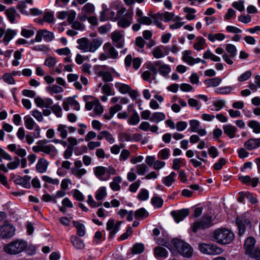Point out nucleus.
I'll return each mask as SVG.
<instances>
[{
	"label": "nucleus",
	"instance_id": "obj_1",
	"mask_svg": "<svg viewBox=\"0 0 260 260\" xmlns=\"http://www.w3.org/2000/svg\"><path fill=\"white\" fill-rule=\"evenodd\" d=\"M103 11L101 12L100 20L105 21L108 19L113 21L120 18L126 11V9L119 2H113L110 8L105 5L102 6Z\"/></svg>",
	"mask_w": 260,
	"mask_h": 260
},
{
	"label": "nucleus",
	"instance_id": "obj_2",
	"mask_svg": "<svg viewBox=\"0 0 260 260\" xmlns=\"http://www.w3.org/2000/svg\"><path fill=\"white\" fill-rule=\"evenodd\" d=\"M28 247L27 242L21 239H17L4 245V251L11 255H16L21 253Z\"/></svg>",
	"mask_w": 260,
	"mask_h": 260
},
{
	"label": "nucleus",
	"instance_id": "obj_3",
	"mask_svg": "<svg viewBox=\"0 0 260 260\" xmlns=\"http://www.w3.org/2000/svg\"><path fill=\"white\" fill-rule=\"evenodd\" d=\"M234 237V234L232 231L225 228H220L215 230L212 236L214 241L224 245L232 242Z\"/></svg>",
	"mask_w": 260,
	"mask_h": 260
},
{
	"label": "nucleus",
	"instance_id": "obj_4",
	"mask_svg": "<svg viewBox=\"0 0 260 260\" xmlns=\"http://www.w3.org/2000/svg\"><path fill=\"white\" fill-rule=\"evenodd\" d=\"M95 176L101 181L108 180L112 175H115L116 171L112 166L105 167L103 166H98L93 169Z\"/></svg>",
	"mask_w": 260,
	"mask_h": 260
},
{
	"label": "nucleus",
	"instance_id": "obj_5",
	"mask_svg": "<svg viewBox=\"0 0 260 260\" xmlns=\"http://www.w3.org/2000/svg\"><path fill=\"white\" fill-rule=\"evenodd\" d=\"M171 243L183 256L189 257L192 255L193 249L187 243L178 239H174L172 240Z\"/></svg>",
	"mask_w": 260,
	"mask_h": 260
},
{
	"label": "nucleus",
	"instance_id": "obj_6",
	"mask_svg": "<svg viewBox=\"0 0 260 260\" xmlns=\"http://www.w3.org/2000/svg\"><path fill=\"white\" fill-rule=\"evenodd\" d=\"M47 142L48 141L44 140L38 141L37 143V145L34 146V152H43L52 156L56 155L57 153V150L52 145H46Z\"/></svg>",
	"mask_w": 260,
	"mask_h": 260
},
{
	"label": "nucleus",
	"instance_id": "obj_7",
	"mask_svg": "<svg viewBox=\"0 0 260 260\" xmlns=\"http://www.w3.org/2000/svg\"><path fill=\"white\" fill-rule=\"evenodd\" d=\"M103 49L104 53H101L99 57L101 60H105L108 58L116 59L118 58V51L110 43H105L103 47Z\"/></svg>",
	"mask_w": 260,
	"mask_h": 260
},
{
	"label": "nucleus",
	"instance_id": "obj_8",
	"mask_svg": "<svg viewBox=\"0 0 260 260\" xmlns=\"http://www.w3.org/2000/svg\"><path fill=\"white\" fill-rule=\"evenodd\" d=\"M213 225L212 218L210 215L204 216L201 220L192 224L191 229L193 233H196L199 230L208 229Z\"/></svg>",
	"mask_w": 260,
	"mask_h": 260
},
{
	"label": "nucleus",
	"instance_id": "obj_9",
	"mask_svg": "<svg viewBox=\"0 0 260 260\" xmlns=\"http://www.w3.org/2000/svg\"><path fill=\"white\" fill-rule=\"evenodd\" d=\"M200 251L208 255H217L222 253L223 249L216 245L202 243L199 246Z\"/></svg>",
	"mask_w": 260,
	"mask_h": 260
},
{
	"label": "nucleus",
	"instance_id": "obj_10",
	"mask_svg": "<svg viewBox=\"0 0 260 260\" xmlns=\"http://www.w3.org/2000/svg\"><path fill=\"white\" fill-rule=\"evenodd\" d=\"M226 51L229 54L224 53L222 55L223 60L228 64L232 65L234 62V59L237 54V50L236 47L232 44H228L225 47Z\"/></svg>",
	"mask_w": 260,
	"mask_h": 260
},
{
	"label": "nucleus",
	"instance_id": "obj_11",
	"mask_svg": "<svg viewBox=\"0 0 260 260\" xmlns=\"http://www.w3.org/2000/svg\"><path fill=\"white\" fill-rule=\"evenodd\" d=\"M115 88L123 94L128 93L131 98H137L140 95V93L137 90L132 89L131 87L126 84L120 82L115 83Z\"/></svg>",
	"mask_w": 260,
	"mask_h": 260
},
{
	"label": "nucleus",
	"instance_id": "obj_12",
	"mask_svg": "<svg viewBox=\"0 0 260 260\" xmlns=\"http://www.w3.org/2000/svg\"><path fill=\"white\" fill-rule=\"evenodd\" d=\"M133 11L132 9L128 10L120 18H118L117 24L118 26L121 28H126L129 27L132 23L133 19Z\"/></svg>",
	"mask_w": 260,
	"mask_h": 260
},
{
	"label": "nucleus",
	"instance_id": "obj_13",
	"mask_svg": "<svg viewBox=\"0 0 260 260\" xmlns=\"http://www.w3.org/2000/svg\"><path fill=\"white\" fill-rule=\"evenodd\" d=\"M82 163L80 160H75L74 166L71 168V173L77 179H80L87 173V170L82 168Z\"/></svg>",
	"mask_w": 260,
	"mask_h": 260
},
{
	"label": "nucleus",
	"instance_id": "obj_14",
	"mask_svg": "<svg viewBox=\"0 0 260 260\" xmlns=\"http://www.w3.org/2000/svg\"><path fill=\"white\" fill-rule=\"evenodd\" d=\"M15 229L11 224L6 223L0 226V238L10 239L15 235Z\"/></svg>",
	"mask_w": 260,
	"mask_h": 260
},
{
	"label": "nucleus",
	"instance_id": "obj_15",
	"mask_svg": "<svg viewBox=\"0 0 260 260\" xmlns=\"http://www.w3.org/2000/svg\"><path fill=\"white\" fill-rule=\"evenodd\" d=\"M169 52L170 46L160 45L153 49L152 54L154 58L159 59L167 55Z\"/></svg>",
	"mask_w": 260,
	"mask_h": 260
},
{
	"label": "nucleus",
	"instance_id": "obj_16",
	"mask_svg": "<svg viewBox=\"0 0 260 260\" xmlns=\"http://www.w3.org/2000/svg\"><path fill=\"white\" fill-rule=\"evenodd\" d=\"M94 12V6L90 3L86 4L81 9V14L80 16V20L85 21L87 17L92 15Z\"/></svg>",
	"mask_w": 260,
	"mask_h": 260
},
{
	"label": "nucleus",
	"instance_id": "obj_17",
	"mask_svg": "<svg viewBox=\"0 0 260 260\" xmlns=\"http://www.w3.org/2000/svg\"><path fill=\"white\" fill-rule=\"evenodd\" d=\"M85 108L87 110L93 109L94 111L97 114H101L103 112V108L98 99H94L91 102H86Z\"/></svg>",
	"mask_w": 260,
	"mask_h": 260
},
{
	"label": "nucleus",
	"instance_id": "obj_18",
	"mask_svg": "<svg viewBox=\"0 0 260 260\" xmlns=\"http://www.w3.org/2000/svg\"><path fill=\"white\" fill-rule=\"evenodd\" d=\"M121 221H117L115 224L113 219H109L107 222V229L110 232L109 237L112 238L119 230Z\"/></svg>",
	"mask_w": 260,
	"mask_h": 260
},
{
	"label": "nucleus",
	"instance_id": "obj_19",
	"mask_svg": "<svg viewBox=\"0 0 260 260\" xmlns=\"http://www.w3.org/2000/svg\"><path fill=\"white\" fill-rule=\"evenodd\" d=\"M189 214V211L187 209H182L177 211H173L171 214L173 217L175 221L178 223L183 220Z\"/></svg>",
	"mask_w": 260,
	"mask_h": 260
},
{
	"label": "nucleus",
	"instance_id": "obj_20",
	"mask_svg": "<svg viewBox=\"0 0 260 260\" xmlns=\"http://www.w3.org/2000/svg\"><path fill=\"white\" fill-rule=\"evenodd\" d=\"M133 63V67L135 70H138L141 66L142 59L139 57H136L132 60L131 54L127 55L124 59V63L126 67H129Z\"/></svg>",
	"mask_w": 260,
	"mask_h": 260
},
{
	"label": "nucleus",
	"instance_id": "obj_21",
	"mask_svg": "<svg viewBox=\"0 0 260 260\" xmlns=\"http://www.w3.org/2000/svg\"><path fill=\"white\" fill-rule=\"evenodd\" d=\"M123 35L118 31H115L111 34V39L117 48H121L124 45Z\"/></svg>",
	"mask_w": 260,
	"mask_h": 260
},
{
	"label": "nucleus",
	"instance_id": "obj_22",
	"mask_svg": "<svg viewBox=\"0 0 260 260\" xmlns=\"http://www.w3.org/2000/svg\"><path fill=\"white\" fill-rule=\"evenodd\" d=\"M175 14L173 12H165V13H157L152 16L153 19H158L163 20L166 22L172 20L174 17Z\"/></svg>",
	"mask_w": 260,
	"mask_h": 260
},
{
	"label": "nucleus",
	"instance_id": "obj_23",
	"mask_svg": "<svg viewBox=\"0 0 260 260\" xmlns=\"http://www.w3.org/2000/svg\"><path fill=\"white\" fill-rule=\"evenodd\" d=\"M182 59L189 66L199 63L200 61V58H194L191 57V52L189 50H185L183 52Z\"/></svg>",
	"mask_w": 260,
	"mask_h": 260
},
{
	"label": "nucleus",
	"instance_id": "obj_24",
	"mask_svg": "<svg viewBox=\"0 0 260 260\" xmlns=\"http://www.w3.org/2000/svg\"><path fill=\"white\" fill-rule=\"evenodd\" d=\"M182 59L189 66L199 63L200 61V58H194L191 57V52L189 50H185L183 52Z\"/></svg>",
	"mask_w": 260,
	"mask_h": 260
},
{
	"label": "nucleus",
	"instance_id": "obj_25",
	"mask_svg": "<svg viewBox=\"0 0 260 260\" xmlns=\"http://www.w3.org/2000/svg\"><path fill=\"white\" fill-rule=\"evenodd\" d=\"M31 0H25L19 7V11L23 14L28 15L32 14Z\"/></svg>",
	"mask_w": 260,
	"mask_h": 260
},
{
	"label": "nucleus",
	"instance_id": "obj_26",
	"mask_svg": "<svg viewBox=\"0 0 260 260\" xmlns=\"http://www.w3.org/2000/svg\"><path fill=\"white\" fill-rule=\"evenodd\" d=\"M78 46L77 48L80 50L82 52H89L90 44L87 39L83 38L77 40Z\"/></svg>",
	"mask_w": 260,
	"mask_h": 260
},
{
	"label": "nucleus",
	"instance_id": "obj_27",
	"mask_svg": "<svg viewBox=\"0 0 260 260\" xmlns=\"http://www.w3.org/2000/svg\"><path fill=\"white\" fill-rule=\"evenodd\" d=\"M244 147L248 150H252L260 147V138L250 139L244 144Z\"/></svg>",
	"mask_w": 260,
	"mask_h": 260
},
{
	"label": "nucleus",
	"instance_id": "obj_28",
	"mask_svg": "<svg viewBox=\"0 0 260 260\" xmlns=\"http://www.w3.org/2000/svg\"><path fill=\"white\" fill-rule=\"evenodd\" d=\"M154 255L157 258L164 259L168 257V251L162 247L157 246L154 249Z\"/></svg>",
	"mask_w": 260,
	"mask_h": 260
},
{
	"label": "nucleus",
	"instance_id": "obj_29",
	"mask_svg": "<svg viewBox=\"0 0 260 260\" xmlns=\"http://www.w3.org/2000/svg\"><path fill=\"white\" fill-rule=\"evenodd\" d=\"M98 76L102 77L105 82H110L113 81V77L110 68L107 71H99Z\"/></svg>",
	"mask_w": 260,
	"mask_h": 260
},
{
	"label": "nucleus",
	"instance_id": "obj_30",
	"mask_svg": "<svg viewBox=\"0 0 260 260\" xmlns=\"http://www.w3.org/2000/svg\"><path fill=\"white\" fill-rule=\"evenodd\" d=\"M103 42V40L101 38L93 39L91 42H89V52H94L102 45Z\"/></svg>",
	"mask_w": 260,
	"mask_h": 260
},
{
	"label": "nucleus",
	"instance_id": "obj_31",
	"mask_svg": "<svg viewBox=\"0 0 260 260\" xmlns=\"http://www.w3.org/2000/svg\"><path fill=\"white\" fill-rule=\"evenodd\" d=\"M122 182V178L120 176H116L113 177L112 181L109 184L111 189L114 191H117L120 190V183Z\"/></svg>",
	"mask_w": 260,
	"mask_h": 260
},
{
	"label": "nucleus",
	"instance_id": "obj_32",
	"mask_svg": "<svg viewBox=\"0 0 260 260\" xmlns=\"http://www.w3.org/2000/svg\"><path fill=\"white\" fill-rule=\"evenodd\" d=\"M255 243V240L254 238L249 237L246 239L244 245L246 254L253 250L254 248Z\"/></svg>",
	"mask_w": 260,
	"mask_h": 260
},
{
	"label": "nucleus",
	"instance_id": "obj_33",
	"mask_svg": "<svg viewBox=\"0 0 260 260\" xmlns=\"http://www.w3.org/2000/svg\"><path fill=\"white\" fill-rule=\"evenodd\" d=\"M48 164V162L45 159L40 158L36 165L37 171L41 173L45 172L47 169Z\"/></svg>",
	"mask_w": 260,
	"mask_h": 260
},
{
	"label": "nucleus",
	"instance_id": "obj_34",
	"mask_svg": "<svg viewBox=\"0 0 260 260\" xmlns=\"http://www.w3.org/2000/svg\"><path fill=\"white\" fill-rule=\"evenodd\" d=\"M71 242L77 249H82L85 247L83 241L76 236H72L70 238Z\"/></svg>",
	"mask_w": 260,
	"mask_h": 260
},
{
	"label": "nucleus",
	"instance_id": "obj_35",
	"mask_svg": "<svg viewBox=\"0 0 260 260\" xmlns=\"http://www.w3.org/2000/svg\"><path fill=\"white\" fill-rule=\"evenodd\" d=\"M223 129L224 133L230 138H234L235 137V134L237 130L235 126L231 124H227L223 126Z\"/></svg>",
	"mask_w": 260,
	"mask_h": 260
},
{
	"label": "nucleus",
	"instance_id": "obj_36",
	"mask_svg": "<svg viewBox=\"0 0 260 260\" xmlns=\"http://www.w3.org/2000/svg\"><path fill=\"white\" fill-rule=\"evenodd\" d=\"M166 119V115L162 112H154L150 117V121L152 122L158 123Z\"/></svg>",
	"mask_w": 260,
	"mask_h": 260
},
{
	"label": "nucleus",
	"instance_id": "obj_37",
	"mask_svg": "<svg viewBox=\"0 0 260 260\" xmlns=\"http://www.w3.org/2000/svg\"><path fill=\"white\" fill-rule=\"evenodd\" d=\"M171 72V69L169 65L167 64L159 65L158 72L165 78L168 77L169 74Z\"/></svg>",
	"mask_w": 260,
	"mask_h": 260
},
{
	"label": "nucleus",
	"instance_id": "obj_38",
	"mask_svg": "<svg viewBox=\"0 0 260 260\" xmlns=\"http://www.w3.org/2000/svg\"><path fill=\"white\" fill-rule=\"evenodd\" d=\"M17 34V31L13 29H8L5 32V36L3 39V42L6 46L8 44L9 42L14 38Z\"/></svg>",
	"mask_w": 260,
	"mask_h": 260
},
{
	"label": "nucleus",
	"instance_id": "obj_39",
	"mask_svg": "<svg viewBox=\"0 0 260 260\" xmlns=\"http://www.w3.org/2000/svg\"><path fill=\"white\" fill-rule=\"evenodd\" d=\"M35 102L40 107H49L53 103L51 99H35Z\"/></svg>",
	"mask_w": 260,
	"mask_h": 260
},
{
	"label": "nucleus",
	"instance_id": "obj_40",
	"mask_svg": "<svg viewBox=\"0 0 260 260\" xmlns=\"http://www.w3.org/2000/svg\"><path fill=\"white\" fill-rule=\"evenodd\" d=\"M161 62L159 60L151 62L149 61L146 63V68L150 72H152L154 75H157L158 73V70L157 67H159V65Z\"/></svg>",
	"mask_w": 260,
	"mask_h": 260
},
{
	"label": "nucleus",
	"instance_id": "obj_41",
	"mask_svg": "<svg viewBox=\"0 0 260 260\" xmlns=\"http://www.w3.org/2000/svg\"><path fill=\"white\" fill-rule=\"evenodd\" d=\"M221 82V79L220 78L216 77L205 80L204 83L207 87H215L218 86Z\"/></svg>",
	"mask_w": 260,
	"mask_h": 260
},
{
	"label": "nucleus",
	"instance_id": "obj_42",
	"mask_svg": "<svg viewBox=\"0 0 260 260\" xmlns=\"http://www.w3.org/2000/svg\"><path fill=\"white\" fill-rule=\"evenodd\" d=\"M31 177L29 176H24L23 178H20L16 180L17 183L21 185L25 188H30L31 184L30 180Z\"/></svg>",
	"mask_w": 260,
	"mask_h": 260
},
{
	"label": "nucleus",
	"instance_id": "obj_43",
	"mask_svg": "<svg viewBox=\"0 0 260 260\" xmlns=\"http://www.w3.org/2000/svg\"><path fill=\"white\" fill-rule=\"evenodd\" d=\"M203 58L204 59H210L215 62H219L221 60L220 58L213 54L209 49L204 52Z\"/></svg>",
	"mask_w": 260,
	"mask_h": 260
},
{
	"label": "nucleus",
	"instance_id": "obj_44",
	"mask_svg": "<svg viewBox=\"0 0 260 260\" xmlns=\"http://www.w3.org/2000/svg\"><path fill=\"white\" fill-rule=\"evenodd\" d=\"M198 41L193 45V48L197 51H201L205 48L206 40L203 37H198Z\"/></svg>",
	"mask_w": 260,
	"mask_h": 260
},
{
	"label": "nucleus",
	"instance_id": "obj_45",
	"mask_svg": "<svg viewBox=\"0 0 260 260\" xmlns=\"http://www.w3.org/2000/svg\"><path fill=\"white\" fill-rule=\"evenodd\" d=\"M107 195L106 188L104 186L100 187L95 193V199L98 201H102Z\"/></svg>",
	"mask_w": 260,
	"mask_h": 260
},
{
	"label": "nucleus",
	"instance_id": "obj_46",
	"mask_svg": "<svg viewBox=\"0 0 260 260\" xmlns=\"http://www.w3.org/2000/svg\"><path fill=\"white\" fill-rule=\"evenodd\" d=\"M235 89L234 86H228L224 87H220L215 90V92L217 94H228L232 93V91Z\"/></svg>",
	"mask_w": 260,
	"mask_h": 260
},
{
	"label": "nucleus",
	"instance_id": "obj_47",
	"mask_svg": "<svg viewBox=\"0 0 260 260\" xmlns=\"http://www.w3.org/2000/svg\"><path fill=\"white\" fill-rule=\"evenodd\" d=\"M6 16L11 22L13 23L15 22V15L16 14V11L14 8H11L7 10L5 12Z\"/></svg>",
	"mask_w": 260,
	"mask_h": 260
},
{
	"label": "nucleus",
	"instance_id": "obj_48",
	"mask_svg": "<svg viewBox=\"0 0 260 260\" xmlns=\"http://www.w3.org/2000/svg\"><path fill=\"white\" fill-rule=\"evenodd\" d=\"M73 224L77 229V233L78 236L83 237L85 234V226L82 223H80L78 221H74Z\"/></svg>",
	"mask_w": 260,
	"mask_h": 260
},
{
	"label": "nucleus",
	"instance_id": "obj_49",
	"mask_svg": "<svg viewBox=\"0 0 260 260\" xmlns=\"http://www.w3.org/2000/svg\"><path fill=\"white\" fill-rule=\"evenodd\" d=\"M248 126L253 129L255 134L260 133V123L256 120H251L248 123Z\"/></svg>",
	"mask_w": 260,
	"mask_h": 260
},
{
	"label": "nucleus",
	"instance_id": "obj_50",
	"mask_svg": "<svg viewBox=\"0 0 260 260\" xmlns=\"http://www.w3.org/2000/svg\"><path fill=\"white\" fill-rule=\"evenodd\" d=\"M35 21L41 24H43V21H45L49 23H52L54 21L53 15L50 12H46L44 15L43 20H39L37 21V20H36Z\"/></svg>",
	"mask_w": 260,
	"mask_h": 260
},
{
	"label": "nucleus",
	"instance_id": "obj_51",
	"mask_svg": "<svg viewBox=\"0 0 260 260\" xmlns=\"http://www.w3.org/2000/svg\"><path fill=\"white\" fill-rule=\"evenodd\" d=\"M68 127L63 124H59L57 127V131L59 133L60 137L64 139L67 137L68 136Z\"/></svg>",
	"mask_w": 260,
	"mask_h": 260
},
{
	"label": "nucleus",
	"instance_id": "obj_52",
	"mask_svg": "<svg viewBox=\"0 0 260 260\" xmlns=\"http://www.w3.org/2000/svg\"><path fill=\"white\" fill-rule=\"evenodd\" d=\"M176 176V173L172 172L171 174L164 178L163 183L167 186H170L172 183L175 181L174 177Z\"/></svg>",
	"mask_w": 260,
	"mask_h": 260
},
{
	"label": "nucleus",
	"instance_id": "obj_53",
	"mask_svg": "<svg viewBox=\"0 0 260 260\" xmlns=\"http://www.w3.org/2000/svg\"><path fill=\"white\" fill-rule=\"evenodd\" d=\"M148 212L143 208H140L135 211V216L136 218H144L148 217Z\"/></svg>",
	"mask_w": 260,
	"mask_h": 260
},
{
	"label": "nucleus",
	"instance_id": "obj_54",
	"mask_svg": "<svg viewBox=\"0 0 260 260\" xmlns=\"http://www.w3.org/2000/svg\"><path fill=\"white\" fill-rule=\"evenodd\" d=\"M144 250V246L142 243H137L135 244L132 250V252L133 254H139L143 252Z\"/></svg>",
	"mask_w": 260,
	"mask_h": 260
},
{
	"label": "nucleus",
	"instance_id": "obj_55",
	"mask_svg": "<svg viewBox=\"0 0 260 260\" xmlns=\"http://www.w3.org/2000/svg\"><path fill=\"white\" fill-rule=\"evenodd\" d=\"M47 90L50 94H53L54 93H59L63 91V89L62 87L58 85H53L48 87Z\"/></svg>",
	"mask_w": 260,
	"mask_h": 260
},
{
	"label": "nucleus",
	"instance_id": "obj_56",
	"mask_svg": "<svg viewBox=\"0 0 260 260\" xmlns=\"http://www.w3.org/2000/svg\"><path fill=\"white\" fill-rule=\"evenodd\" d=\"M137 21L141 24L147 25H150L152 22V19L147 16H143L140 18H138Z\"/></svg>",
	"mask_w": 260,
	"mask_h": 260
},
{
	"label": "nucleus",
	"instance_id": "obj_57",
	"mask_svg": "<svg viewBox=\"0 0 260 260\" xmlns=\"http://www.w3.org/2000/svg\"><path fill=\"white\" fill-rule=\"evenodd\" d=\"M54 38L53 33L46 29H43V39L47 42L52 41Z\"/></svg>",
	"mask_w": 260,
	"mask_h": 260
},
{
	"label": "nucleus",
	"instance_id": "obj_58",
	"mask_svg": "<svg viewBox=\"0 0 260 260\" xmlns=\"http://www.w3.org/2000/svg\"><path fill=\"white\" fill-rule=\"evenodd\" d=\"M55 52L59 55L69 56L71 54V51L69 47L57 49Z\"/></svg>",
	"mask_w": 260,
	"mask_h": 260
},
{
	"label": "nucleus",
	"instance_id": "obj_59",
	"mask_svg": "<svg viewBox=\"0 0 260 260\" xmlns=\"http://www.w3.org/2000/svg\"><path fill=\"white\" fill-rule=\"evenodd\" d=\"M137 173L139 175H143L147 171L148 167L144 164H141L136 166Z\"/></svg>",
	"mask_w": 260,
	"mask_h": 260
},
{
	"label": "nucleus",
	"instance_id": "obj_60",
	"mask_svg": "<svg viewBox=\"0 0 260 260\" xmlns=\"http://www.w3.org/2000/svg\"><path fill=\"white\" fill-rule=\"evenodd\" d=\"M20 162L19 158L18 157H15L13 161L10 162L7 164V167L9 169H15L19 166Z\"/></svg>",
	"mask_w": 260,
	"mask_h": 260
},
{
	"label": "nucleus",
	"instance_id": "obj_61",
	"mask_svg": "<svg viewBox=\"0 0 260 260\" xmlns=\"http://www.w3.org/2000/svg\"><path fill=\"white\" fill-rule=\"evenodd\" d=\"M57 63L56 58L54 57H49L47 58L44 62V65L49 67H53Z\"/></svg>",
	"mask_w": 260,
	"mask_h": 260
},
{
	"label": "nucleus",
	"instance_id": "obj_62",
	"mask_svg": "<svg viewBox=\"0 0 260 260\" xmlns=\"http://www.w3.org/2000/svg\"><path fill=\"white\" fill-rule=\"evenodd\" d=\"M252 75L251 72L247 71L242 73L238 78V81L240 82H242L249 79Z\"/></svg>",
	"mask_w": 260,
	"mask_h": 260
},
{
	"label": "nucleus",
	"instance_id": "obj_63",
	"mask_svg": "<svg viewBox=\"0 0 260 260\" xmlns=\"http://www.w3.org/2000/svg\"><path fill=\"white\" fill-rule=\"evenodd\" d=\"M103 92L106 96H111L113 95V91L111 86L108 84H105L102 86Z\"/></svg>",
	"mask_w": 260,
	"mask_h": 260
},
{
	"label": "nucleus",
	"instance_id": "obj_64",
	"mask_svg": "<svg viewBox=\"0 0 260 260\" xmlns=\"http://www.w3.org/2000/svg\"><path fill=\"white\" fill-rule=\"evenodd\" d=\"M251 257L255 258L257 260H260V249L253 248V250L247 253Z\"/></svg>",
	"mask_w": 260,
	"mask_h": 260
}]
</instances>
